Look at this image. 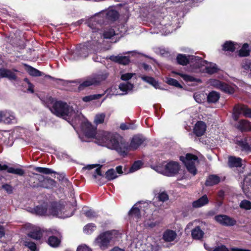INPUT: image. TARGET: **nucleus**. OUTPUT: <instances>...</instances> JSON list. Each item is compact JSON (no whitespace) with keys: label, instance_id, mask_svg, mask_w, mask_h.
<instances>
[{"label":"nucleus","instance_id":"1","mask_svg":"<svg viewBox=\"0 0 251 251\" xmlns=\"http://www.w3.org/2000/svg\"><path fill=\"white\" fill-rule=\"evenodd\" d=\"M54 115L62 118L70 123L75 128L79 126L80 129L88 138L95 137V142L99 145L116 151L123 156L126 155L129 151L139 147L145 141L141 135L134 136L129 145L118 134L105 131L96 132V127L81 114L80 111H51Z\"/></svg>","mask_w":251,"mask_h":251},{"label":"nucleus","instance_id":"2","mask_svg":"<svg viewBox=\"0 0 251 251\" xmlns=\"http://www.w3.org/2000/svg\"><path fill=\"white\" fill-rule=\"evenodd\" d=\"M179 168L178 163L174 161H170L165 165L160 164L153 167V169L157 172L167 176H172L176 174Z\"/></svg>","mask_w":251,"mask_h":251},{"label":"nucleus","instance_id":"3","mask_svg":"<svg viewBox=\"0 0 251 251\" xmlns=\"http://www.w3.org/2000/svg\"><path fill=\"white\" fill-rule=\"evenodd\" d=\"M177 63L181 65L185 66L188 64L190 62H196L195 67L196 68H200L202 65L204 61L198 56L188 55L187 57L184 54H178L176 56Z\"/></svg>","mask_w":251,"mask_h":251},{"label":"nucleus","instance_id":"4","mask_svg":"<svg viewBox=\"0 0 251 251\" xmlns=\"http://www.w3.org/2000/svg\"><path fill=\"white\" fill-rule=\"evenodd\" d=\"M180 160L185 164L188 171L193 175L197 174L196 164L198 163V158L196 155L187 153L185 157L180 156Z\"/></svg>","mask_w":251,"mask_h":251},{"label":"nucleus","instance_id":"5","mask_svg":"<svg viewBox=\"0 0 251 251\" xmlns=\"http://www.w3.org/2000/svg\"><path fill=\"white\" fill-rule=\"evenodd\" d=\"M115 233V231H108L100 234L96 239L95 243L101 250H105L108 247L110 242L113 238V235Z\"/></svg>","mask_w":251,"mask_h":251},{"label":"nucleus","instance_id":"6","mask_svg":"<svg viewBox=\"0 0 251 251\" xmlns=\"http://www.w3.org/2000/svg\"><path fill=\"white\" fill-rule=\"evenodd\" d=\"M49 214L61 218H65L71 216L72 212L67 213L65 207L60 203H54L49 207Z\"/></svg>","mask_w":251,"mask_h":251},{"label":"nucleus","instance_id":"7","mask_svg":"<svg viewBox=\"0 0 251 251\" xmlns=\"http://www.w3.org/2000/svg\"><path fill=\"white\" fill-rule=\"evenodd\" d=\"M108 75L107 74H102L97 75L95 77L91 78L84 81L82 83L80 84L78 87V91L83 90L87 87L92 85H98L102 81L105 80Z\"/></svg>","mask_w":251,"mask_h":251},{"label":"nucleus","instance_id":"8","mask_svg":"<svg viewBox=\"0 0 251 251\" xmlns=\"http://www.w3.org/2000/svg\"><path fill=\"white\" fill-rule=\"evenodd\" d=\"M27 227L30 230L27 234L28 236L36 240L40 239L44 235L48 232V231H42L40 227L34 226L31 225H27Z\"/></svg>","mask_w":251,"mask_h":251},{"label":"nucleus","instance_id":"9","mask_svg":"<svg viewBox=\"0 0 251 251\" xmlns=\"http://www.w3.org/2000/svg\"><path fill=\"white\" fill-rule=\"evenodd\" d=\"M213 84L226 94L231 95L235 92V89L233 87L220 80L214 79Z\"/></svg>","mask_w":251,"mask_h":251},{"label":"nucleus","instance_id":"10","mask_svg":"<svg viewBox=\"0 0 251 251\" xmlns=\"http://www.w3.org/2000/svg\"><path fill=\"white\" fill-rule=\"evenodd\" d=\"M100 44L98 40H92L85 42L81 49L82 52L87 50L86 53L84 55V56L86 57L88 55V51L91 52L96 51L98 50Z\"/></svg>","mask_w":251,"mask_h":251},{"label":"nucleus","instance_id":"11","mask_svg":"<svg viewBox=\"0 0 251 251\" xmlns=\"http://www.w3.org/2000/svg\"><path fill=\"white\" fill-rule=\"evenodd\" d=\"M215 220L220 224L225 226H232L235 225L236 221L225 215H219L215 216Z\"/></svg>","mask_w":251,"mask_h":251},{"label":"nucleus","instance_id":"12","mask_svg":"<svg viewBox=\"0 0 251 251\" xmlns=\"http://www.w3.org/2000/svg\"><path fill=\"white\" fill-rule=\"evenodd\" d=\"M14 72H19V71L16 69L12 71L3 68H0V77L7 78L10 80H16L17 76Z\"/></svg>","mask_w":251,"mask_h":251},{"label":"nucleus","instance_id":"13","mask_svg":"<svg viewBox=\"0 0 251 251\" xmlns=\"http://www.w3.org/2000/svg\"><path fill=\"white\" fill-rule=\"evenodd\" d=\"M0 122L8 124H15L17 123V119L7 111H0Z\"/></svg>","mask_w":251,"mask_h":251},{"label":"nucleus","instance_id":"14","mask_svg":"<svg viewBox=\"0 0 251 251\" xmlns=\"http://www.w3.org/2000/svg\"><path fill=\"white\" fill-rule=\"evenodd\" d=\"M206 125L202 121L197 122L193 128L194 134L198 137L202 136L206 130Z\"/></svg>","mask_w":251,"mask_h":251},{"label":"nucleus","instance_id":"15","mask_svg":"<svg viewBox=\"0 0 251 251\" xmlns=\"http://www.w3.org/2000/svg\"><path fill=\"white\" fill-rule=\"evenodd\" d=\"M6 170L8 173L22 176L25 174V171L19 168L9 167L6 165L0 164V171Z\"/></svg>","mask_w":251,"mask_h":251},{"label":"nucleus","instance_id":"16","mask_svg":"<svg viewBox=\"0 0 251 251\" xmlns=\"http://www.w3.org/2000/svg\"><path fill=\"white\" fill-rule=\"evenodd\" d=\"M177 234L175 231L167 229L164 231L162 238L166 242H170L174 241L176 238Z\"/></svg>","mask_w":251,"mask_h":251},{"label":"nucleus","instance_id":"17","mask_svg":"<svg viewBox=\"0 0 251 251\" xmlns=\"http://www.w3.org/2000/svg\"><path fill=\"white\" fill-rule=\"evenodd\" d=\"M24 65L25 67L26 71L30 75L37 77L45 75L44 73L40 71L39 70L33 68L30 65H28L26 64H24Z\"/></svg>","mask_w":251,"mask_h":251},{"label":"nucleus","instance_id":"18","mask_svg":"<svg viewBox=\"0 0 251 251\" xmlns=\"http://www.w3.org/2000/svg\"><path fill=\"white\" fill-rule=\"evenodd\" d=\"M209 202V200L206 195L202 196L196 201H195L192 203V206L194 208H200Z\"/></svg>","mask_w":251,"mask_h":251},{"label":"nucleus","instance_id":"19","mask_svg":"<svg viewBox=\"0 0 251 251\" xmlns=\"http://www.w3.org/2000/svg\"><path fill=\"white\" fill-rule=\"evenodd\" d=\"M110 59L114 62L124 65H128L130 62V59L129 57L126 56H113L111 57Z\"/></svg>","mask_w":251,"mask_h":251},{"label":"nucleus","instance_id":"20","mask_svg":"<svg viewBox=\"0 0 251 251\" xmlns=\"http://www.w3.org/2000/svg\"><path fill=\"white\" fill-rule=\"evenodd\" d=\"M236 127L242 131L251 130V124L245 120H240L236 126Z\"/></svg>","mask_w":251,"mask_h":251},{"label":"nucleus","instance_id":"21","mask_svg":"<svg viewBox=\"0 0 251 251\" xmlns=\"http://www.w3.org/2000/svg\"><path fill=\"white\" fill-rule=\"evenodd\" d=\"M119 14L114 9L108 10L106 13L105 18L109 21L115 22L119 18Z\"/></svg>","mask_w":251,"mask_h":251},{"label":"nucleus","instance_id":"22","mask_svg":"<svg viewBox=\"0 0 251 251\" xmlns=\"http://www.w3.org/2000/svg\"><path fill=\"white\" fill-rule=\"evenodd\" d=\"M175 74L179 75L181 78L183 79L184 81L187 82H201V80L199 78H196L191 75L183 74L182 73L174 72Z\"/></svg>","mask_w":251,"mask_h":251},{"label":"nucleus","instance_id":"23","mask_svg":"<svg viewBox=\"0 0 251 251\" xmlns=\"http://www.w3.org/2000/svg\"><path fill=\"white\" fill-rule=\"evenodd\" d=\"M242 159L239 157L230 156L228 158V165L230 167H238L242 166Z\"/></svg>","mask_w":251,"mask_h":251},{"label":"nucleus","instance_id":"24","mask_svg":"<svg viewBox=\"0 0 251 251\" xmlns=\"http://www.w3.org/2000/svg\"><path fill=\"white\" fill-rule=\"evenodd\" d=\"M53 110H69V105L66 102L56 100L53 103Z\"/></svg>","mask_w":251,"mask_h":251},{"label":"nucleus","instance_id":"25","mask_svg":"<svg viewBox=\"0 0 251 251\" xmlns=\"http://www.w3.org/2000/svg\"><path fill=\"white\" fill-rule=\"evenodd\" d=\"M46 234L48 236H50L48 240V243L49 245L53 247H56L58 246L60 243V240L57 237L54 236H50V231H48Z\"/></svg>","mask_w":251,"mask_h":251},{"label":"nucleus","instance_id":"26","mask_svg":"<svg viewBox=\"0 0 251 251\" xmlns=\"http://www.w3.org/2000/svg\"><path fill=\"white\" fill-rule=\"evenodd\" d=\"M223 50L230 52H234L235 50V44L231 41H227L223 45Z\"/></svg>","mask_w":251,"mask_h":251},{"label":"nucleus","instance_id":"27","mask_svg":"<svg viewBox=\"0 0 251 251\" xmlns=\"http://www.w3.org/2000/svg\"><path fill=\"white\" fill-rule=\"evenodd\" d=\"M220 181V177L216 175H210L207 178L205 185L206 186H212L218 184Z\"/></svg>","mask_w":251,"mask_h":251},{"label":"nucleus","instance_id":"28","mask_svg":"<svg viewBox=\"0 0 251 251\" xmlns=\"http://www.w3.org/2000/svg\"><path fill=\"white\" fill-rule=\"evenodd\" d=\"M249 45L248 43H244L238 51L240 57H247L250 55V50L248 49Z\"/></svg>","mask_w":251,"mask_h":251},{"label":"nucleus","instance_id":"29","mask_svg":"<svg viewBox=\"0 0 251 251\" xmlns=\"http://www.w3.org/2000/svg\"><path fill=\"white\" fill-rule=\"evenodd\" d=\"M220 69L216 64L210 63V65L205 68V72L209 75H213L217 73Z\"/></svg>","mask_w":251,"mask_h":251},{"label":"nucleus","instance_id":"30","mask_svg":"<svg viewBox=\"0 0 251 251\" xmlns=\"http://www.w3.org/2000/svg\"><path fill=\"white\" fill-rule=\"evenodd\" d=\"M220 98L219 94L215 91L210 92L207 97V100L208 102H216Z\"/></svg>","mask_w":251,"mask_h":251},{"label":"nucleus","instance_id":"31","mask_svg":"<svg viewBox=\"0 0 251 251\" xmlns=\"http://www.w3.org/2000/svg\"><path fill=\"white\" fill-rule=\"evenodd\" d=\"M141 78L144 81L151 84L155 88H157L159 85L158 82L153 77L143 75L141 76Z\"/></svg>","mask_w":251,"mask_h":251},{"label":"nucleus","instance_id":"32","mask_svg":"<svg viewBox=\"0 0 251 251\" xmlns=\"http://www.w3.org/2000/svg\"><path fill=\"white\" fill-rule=\"evenodd\" d=\"M203 235V232L199 227H197L192 231V236L194 239H200Z\"/></svg>","mask_w":251,"mask_h":251},{"label":"nucleus","instance_id":"33","mask_svg":"<svg viewBox=\"0 0 251 251\" xmlns=\"http://www.w3.org/2000/svg\"><path fill=\"white\" fill-rule=\"evenodd\" d=\"M88 26L92 29L93 32H97L100 30V27L101 26L100 24L98 22L95 20H91L88 22Z\"/></svg>","mask_w":251,"mask_h":251},{"label":"nucleus","instance_id":"34","mask_svg":"<svg viewBox=\"0 0 251 251\" xmlns=\"http://www.w3.org/2000/svg\"><path fill=\"white\" fill-rule=\"evenodd\" d=\"M102 35L104 39H110L115 35V31L112 28H106L104 30Z\"/></svg>","mask_w":251,"mask_h":251},{"label":"nucleus","instance_id":"35","mask_svg":"<svg viewBox=\"0 0 251 251\" xmlns=\"http://www.w3.org/2000/svg\"><path fill=\"white\" fill-rule=\"evenodd\" d=\"M133 87V84L129 82L121 83L119 85V89L121 91L126 93L128 90H131Z\"/></svg>","mask_w":251,"mask_h":251},{"label":"nucleus","instance_id":"36","mask_svg":"<svg viewBox=\"0 0 251 251\" xmlns=\"http://www.w3.org/2000/svg\"><path fill=\"white\" fill-rule=\"evenodd\" d=\"M34 170L39 173L44 174H51L55 173L54 171H53L50 169L47 168L36 167L34 168Z\"/></svg>","mask_w":251,"mask_h":251},{"label":"nucleus","instance_id":"37","mask_svg":"<svg viewBox=\"0 0 251 251\" xmlns=\"http://www.w3.org/2000/svg\"><path fill=\"white\" fill-rule=\"evenodd\" d=\"M55 181L49 177H46L44 178L43 182H42L41 185L42 187L48 188L50 187V186H53L55 184Z\"/></svg>","mask_w":251,"mask_h":251},{"label":"nucleus","instance_id":"38","mask_svg":"<svg viewBox=\"0 0 251 251\" xmlns=\"http://www.w3.org/2000/svg\"><path fill=\"white\" fill-rule=\"evenodd\" d=\"M129 216L138 218L140 216V211L139 208L137 207V204H135L132 209L129 212Z\"/></svg>","mask_w":251,"mask_h":251},{"label":"nucleus","instance_id":"39","mask_svg":"<svg viewBox=\"0 0 251 251\" xmlns=\"http://www.w3.org/2000/svg\"><path fill=\"white\" fill-rule=\"evenodd\" d=\"M167 80L166 82L169 85L174 86L178 88L182 89L183 88V86L179 83L177 80L171 77L167 78Z\"/></svg>","mask_w":251,"mask_h":251},{"label":"nucleus","instance_id":"40","mask_svg":"<svg viewBox=\"0 0 251 251\" xmlns=\"http://www.w3.org/2000/svg\"><path fill=\"white\" fill-rule=\"evenodd\" d=\"M36 213L40 215H44L49 214V208L44 207L43 206H38L35 208Z\"/></svg>","mask_w":251,"mask_h":251},{"label":"nucleus","instance_id":"41","mask_svg":"<svg viewBox=\"0 0 251 251\" xmlns=\"http://www.w3.org/2000/svg\"><path fill=\"white\" fill-rule=\"evenodd\" d=\"M96 228L94 224L90 223L86 225L83 228L84 232L86 234H91Z\"/></svg>","mask_w":251,"mask_h":251},{"label":"nucleus","instance_id":"42","mask_svg":"<svg viewBox=\"0 0 251 251\" xmlns=\"http://www.w3.org/2000/svg\"><path fill=\"white\" fill-rule=\"evenodd\" d=\"M105 176L106 177L108 180H112L118 176L116 171L113 169L108 170L106 172Z\"/></svg>","mask_w":251,"mask_h":251},{"label":"nucleus","instance_id":"43","mask_svg":"<svg viewBox=\"0 0 251 251\" xmlns=\"http://www.w3.org/2000/svg\"><path fill=\"white\" fill-rule=\"evenodd\" d=\"M105 117V115L104 113H100L96 115L94 123L96 125L100 124L103 123L104 121V119Z\"/></svg>","mask_w":251,"mask_h":251},{"label":"nucleus","instance_id":"44","mask_svg":"<svg viewBox=\"0 0 251 251\" xmlns=\"http://www.w3.org/2000/svg\"><path fill=\"white\" fill-rule=\"evenodd\" d=\"M83 211L85 216L89 218H94L97 216L96 212L92 209L87 210L83 208Z\"/></svg>","mask_w":251,"mask_h":251},{"label":"nucleus","instance_id":"45","mask_svg":"<svg viewBox=\"0 0 251 251\" xmlns=\"http://www.w3.org/2000/svg\"><path fill=\"white\" fill-rule=\"evenodd\" d=\"M101 97V95L97 94L87 96L83 98L82 100L85 102L90 101L94 100H98Z\"/></svg>","mask_w":251,"mask_h":251},{"label":"nucleus","instance_id":"46","mask_svg":"<svg viewBox=\"0 0 251 251\" xmlns=\"http://www.w3.org/2000/svg\"><path fill=\"white\" fill-rule=\"evenodd\" d=\"M143 165V163L141 161H135L132 165L130 169V172H134L141 168Z\"/></svg>","mask_w":251,"mask_h":251},{"label":"nucleus","instance_id":"47","mask_svg":"<svg viewBox=\"0 0 251 251\" xmlns=\"http://www.w3.org/2000/svg\"><path fill=\"white\" fill-rule=\"evenodd\" d=\"M240 206L242 208L250 210L251 209V202L248 200H243L240 202Z\"/></svg>","mask_w":251,"mask_h":251},{"label":"nucleus","instance_id":"48","mask_svg":"<svg viewBox=\"0 0 251 251\" xmlns=\"http://www.w3.org/2000/svg\"><path fill=\"white\" fill-rule=\"evenodd\" d=\"M204 95L202 93H195L194 94V98L195 100L199 103H202L204 100Z\"/></svg>","mask_w":251,"mask_h":251},{"label":"nucleus","instance_id":"49","mask_svg":"<svg viewBox=\"0 0 251 251\" xmlns=\"http://www.w3.org/2000/svg\"><path fill=\"white\" fill-rule=\"evenodd\" d=\"M25 245L31 251H37L36 245L34 242L25 241Z\"/></svg>","mask_w":251,"mask_h":251},{"label":"nucleus","instance_id":"50","mask_svg":"<svg viewBox=\"0 0 251 251\" xmlns=\"http://www.w3.org/2000/svg\"><path fill=\"white\" fill-rule=\"evenodd\" d=\"M232 110H251V108H249L245 105L238 103L234 106Z\"/></svg>","mask_w":251,"mask_h":251},{"label":"nucleus","instance_id":"51","mask_svg":"<svg viewBox=\"0 0 251 251\" xmlns=\"http://www.w3.org/2000/svg\"><path fill=\"white\" fill-rule=\"evenodd\" d=\"M133 75V74L130 73L123 74L121 76V79L124 81H127L130 79Z\"/></svg>","mask_w":251,"mask_h":251},{"label":"nucleus","instance_id":"52","mask_svg":"<svg viewBox=\"0 0 251 251\" xmlns=\"http://www.w3.org/2000/svg\"><path fill=\"white\" fill-rule=\"evenodd\" d=\"M158 198L159 201H165L168 199V196L167 193L165 192H162L158 195Z\"/></svg>","mask_w":251,"mask_h":251},{"label":"nucleus","instance_id":"53","mask_svg":"<svg viewBox=\"0 0 251 251\" xmlns=\"http://www.w3.org/2000/svg\"><path fill=\"white\" fill-rule=\"evenodd\" d=\"M120 128L122 130H126L129 129H133L134 127L132 125L130 124L122 123L120 125Z\"/></svg>","mask_w":251,"mask_h":251},{"label":"nucleus","instance_id":"54","mask_svg":"<svg viewBox=\"0 0 251 251\" xmlns=\"http://www.w3.org/2000/svg\"><path fill=\"white\" fill-rule=\"evenodd\" d=\"M2 188L4 189L8 193L11 194L13 191L12 187L7 184H4L2 186Z\"/></svg>","mask_w":251,"mask_h":251},{"label":"nucleus","instance_id":"55","mask_svg":"<svg viewBox=\"0 0 251 251\" xmlns=\"http://www.w3.org/2000/svg\"><path fill=\"white\" fill-rule=\"evenodd\" d=\"M241 114V111H233L232 113V118L234 121H237L240 115Z\"/></svg>","mask_w":251,"mask_h":251},{"label":"nucleus","instance_id":"56","mask_svg":"<svg viewBox=\"0 0 251 251\" xmlns=\"http://www.w3.org/2000/svg\"><path fill=\"white\" fill-rule=\"evenodd\" d=\"M76 251H92L86 245L79 246Z\"/></svg>","mask_w":251,"mask_h":251},{"label":"nucleus","instance_id":"57","mask_svg":"<svg viewBox=\"0 0 251 251\" xmlns=\"http://www.w3.org/2000/svg\"><path fill=\"white\" fill-rule=\"evenodd\" d=\"M101 176V173L100 167H99V168H97L95 170V172L93 174V177L94 178H96L97 176Z\"/></svg>","mask_w":251,"mask_h":251},{"label":"nucleus","instance_id":"58","mask_svg":"<svg viewBox=\"0 0 251 251\" xmlns=\"http://www.w3.org/2000/svg\"><path fill=\"white\" fill-rule=\"evenodd\" d=\"M34 85L30 82L28 84V88L27 89V92H29L31 93H34Z\"/></svg>","mask_w":251,"mask_h":251},{"label":"nucleus","instance_id":"59","mask_svg":"<svg viewBox=\"0 0 251 251\" xmlns=\"http://www.w3.org/2000/svg\"><path fill=\"white\" fill-rule=\"evenodd\" d=\"M213 251H228L225 246H221L215 248Z\"/></svg>","mask_w":251,"mask_h":251},{"label":"nucleus","instance_id":"60","mask_svg":"<svg viewBox=\"0 0 251 251\" xmlns=\"http://www.w3.org/2000/svg\"><path fill=\"white\" fill-rule=\"evenodd\" d=\"M142 66L145 71H149L151 70V67L146 63H143Z\"/></svg>","mask_w":251,"mask_h":251},{"label":"nucleus","instance_id":"61","mask_svg":"<svg viewBox=\"0 0 251 251\" xmlns=\"http://www.w3.org/2000/svg\"><path fill=\"white\" fill-rule=\"evenodd\" d=\"M243 114L246 117L251 118V111H243Z\"/></svg>","mask_w":251,"mask_h":251},{"label":"nucleus","instance_id":"62","mask_svg":"<svg viewBox=\"0 0 251 251\" xmlns=\"http://www.w3.org/2000/svg\"><path fill=\"white\" fill-rule=\"evenodd\" d=\"M4 229L2 226H0V239L4 236Z\"/></svg>","mask_w":251,"mask_h":251},{"label":"nucleus","instance_id":"63","mask_svg":"<svg viewBox=\"0 0 251 251\" xmlns=\"http://www.w3.org/2000/svg\"><path fill=\"white\" fill-rule=\"evenodd\" d=\"M97 165H88L83 168V169L91 170L96 167Z\"/></svg>","mask_w":251,"mask_h":251},{"label":"nucleus","instance_id":"64","mask_svg":"<svg viewBox=\"0 0 251 251\" xmlns=\"http://www.w3.org/2000/svg\"><path fill=\"white\" fill-rule=\"evenodd\" d=\"M110 251H125L124 249H120L119 247H114Z\"/></svg>","mask_w":251,"mask_h":251}]
</instances>
